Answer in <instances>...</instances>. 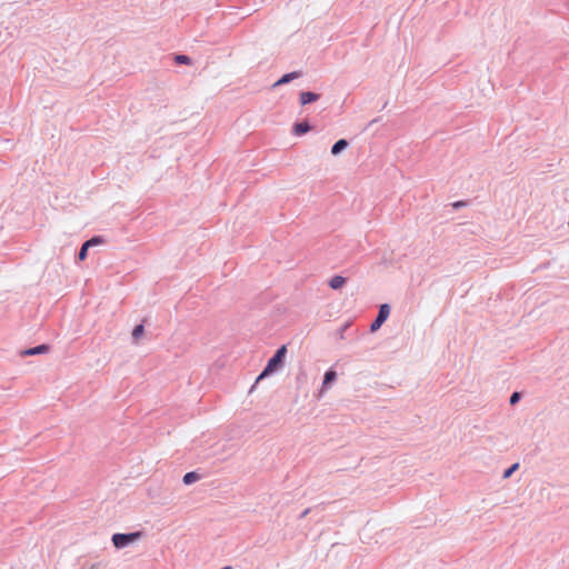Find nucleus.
<instances>
[{
    "mask_svg": "<svg viewBox=\"0 0 569 569\" xmlns=\"http://www.w3.org/2000/svg\"><path fill=\"white\" fill-rule=\"evenodd\" d=\"M345 283H346V278H343L342 276H335L329 281V286L333 290H338V289L342 288Z\"/></svg>",
    "mask_w": 569,
    "mask_h": 569,
    "instance_id": "nucleus-10",
    "label": "nucleus"
},
{
    "mask_svg": "<svg viewBox=\"0 0 569 569\" xmlns=\"http://www.w3.org/2000/svg\"><path fill=\"white\" fill-rule=\"evenodd\" d=\"M337 379V372L333 369H329L326 371L323 376L322 387H321V393L336 381Z\"/></svg>",
    "mask_w": 569,
    "mask_h": 569,
    "instance_id": "nucleus-6",
    "label": "nucleus"
},
{
    "mask_svg": "<svg viewBox=\"0 0 569 569\" xmlns=\"http://www.w3.org/2000/svg\"><path fill=\"white\" fill-rule=\"evenodd\" d=\"M174 61L179 64H191V58L186 54H176Z\"/></svg>",
    "mask_w": 569,
    "mask_h": 569,
    "instance_id": "nucleus-13",
    "label": "nucleus"
},
{
    "mask_svg": "<svg viewBox=\"0 0 569 569\" xmlns=\"http://www.w3.org/2000/svg\"><path fill=\"white\" fill-rule=\"evenodd\" d=\"M518 468H519V463H518V462H516V463L511 465L508 469H506V470L503 471L502 478H503V479H508V478H510V477H511V475H512V473H513Z\"/></svg>",
    "mask_w": 569,
    "mask_h": 569,
    "instance_id": "nucleus-14",
    "label": "nucleus"
},
{
    "mask_svg": "<svg viewBox=\"0 0 569 569\" xmlns=\"http://www.w3.org/2000/svg\"><path fill=\"white\" fill-rule=\"evenodd\" d=\"M348 144L349 143L346 139L338 140L337 142L333 143V146L331 148V153L333 156H338L348 147Z\"/></svg>",
    "mask_w": 569,
    "mask_h": 569,
    "instance_id": "nucleus-8",
    "label": "nucleus"
},
{
    "mask_svg": "<svg viewBox=\"0 0 569 569\" xmlns=\"http://www.w3.org/2000/svg\"><path fill=\"white\" fill-rule=\"evenodd\" d=\"M301 76H302L301 71H292V72L286 73L278 81H276L273 83V87H279V86H282V84H287L290 81L300 78Z\"/></svg>",
    "mask_w": 569,
    "mask_h": 569,
    "instance_id": "nucleus-4",
    "label": "nucleus"
},
{
    "mask_svg": "<svg viewBox=\"0 0 569 569\" xmlns=\"http://www.w3.org/2000/svg\"><path fill=\"white\" fill-rule=\"evenodd\" d=\"M520 398H521V393H520V392L515 391V392L510 396V399H509L510 405H512V406H513V405L518 403V401L520 400Z\"/></svg>",
    "mask_w": 569,
    "mask_h": 569,
    "instance_id": "nucleus-17",
    "label": "nucleus"
},
{
    "mask_svg": "<svg viewBox=\"0 0 569 569\" xmlns=\"http://www.w3.org/2000/svg\"><path fill=\"white\" fill-rule=\"evenodd\" d=\"M347 328H348V325H345V326L340 329L339 337H340L341 339H343V332H345V330H346Z\"/></svg>",
    "mask_w": 569,
    "mask_h": 569,
    "instance_id": "nucleus-18",
    "label": "nucleus"
},
{
    "mask_svg": "<svg viewBox=\"0 0 569 569\" xmlns=\"http://www.w3.org/2000/svg\"><path fill=\"white\" fill-rule=\"evenodd\" d=\"M299 97H300V103L302 106L315 102L320 98V96L318 93H315L311 91L301 92Z\"/></svg>",
    "mask_w": 569,
    "mask_h": 569,
    "instance_id": "nucleus-7",
    "label": "nucleus"
},
{
    "mask_svg": "<svg viewBox=\"0 0 569 569\" xmlns=\"http://www.w3.org/2000/svg\"><path fill=\"white\" fill-rule=\"evenodd\" d=\"M103 242V239L99 236L92 237L91 239L87 240L84 243L88 244V247L97 246Z\"/></svg>",
    "mask_w": 569,
    "mask_h": 569,
    "instance_id": "nucleus-15",
    "label": "nucleus"
},
{
    "mask_svg": "<svg viewBox=\"0 0 569 569\" xmlns=\"http://www.w3.org/2000/svg\"><path fill=\"white\" fill-rule=\"evenodd\" d=\"M88 244H86L84 242L82 243L81 248H80V251L78 253V259L80 261L84 260L87 258V253H88Z\"/></svg>",
    "mask_w": 569,
    "mask_h": 569,
    "instance_id": "nucleus-16",
    "label": "nucleus"
},
{
    "mask_svg": "<svg viewBox=\"0 0 569 569\" xmlns=\"http://www.w3.org/2000/svg\"><path fill=\"white\" fill-rule=\"evenodd\" d=\"M200 479V475L194 472V471H190V472H187L183 478H182V481L184 485L189 486L196 481H198Z\"/></svg>",
    "mask_w": 569,
    "mask_h": 569,
    "instance_id": "nucleus-11",
    "label": "nucleus"
},
{
    "mask_svg": "<svg viewBox=\"0 0 569 569\" xmlns=\"http://www.w3.org/2000/svg\"><path fill=\"white\" fill-rule=\"evenodd\" d=\"M310 512V509L307 508L306 510H303L300 515V519L305 518L308 513Z\"/></svg>",
    "mask_w": 569,
    "mask_h": 569,
    "instance_id": "nucleus-19",
    "label": "nucleus"
},
{
    "mask_svg": "<svg viewBox=\"0 0 569 569\" xmlns=\"http://www.w3.org/2000/svg\"><path fill=\"white\" fill-rule=\"evenodd\" d=\"M144 332V327L143 325H138L133 328L132 330V339L134 342H137V340L143 335Z\"/></svg>",
    "mask_w": 569,
    "mask_h": 569,
    "instance_id": "nucleus-12",
    "label": "nucleus"
},
{
    "mask_svg": "<svg viewBox=\"0 0 569 569\" xmlns=\"http://www.w3.org/2000/svg\"><path fill=\"white\" fill-rule=\"evenodd\" d=\"M462 206H465V203L462 201H457V202L453 203L455 208H460Z\"/></svg>",
    "mask_w": 569,
    "mask_h": 569,
    "instance_id": "nucleus-20",
    "label": "nucleus"
},
{
    "mask_svg": "<svg viewBox=\"0 0 569 569\" xmlns=\"http://www.w3.org/2000/svg\"><path fill=\"white\" fill-rule=\"evenodd\" d=\"M310 130V126L307 121L298 122L293 126V133L297 136H302Z\"/></svg>",
    "mask_w": 569,
    "mask_h": 569,
    "instance_id": "nucleus-9",
    "label": "nucleus"
},
{
    "mask_svg": "<svg viewBox=\"0 0 569 569\" xmlns=\"http://www.w3.org/2000/svg\"><path fill=\"white\" fill-rule=\"evenodd\" d=\"M286 353H287V347L281 346L274 352V355L268 360L267 366L264 367L262 372L256 379V383L259 382L260 380L264 379L266 377L270 376L271 373L276 372L277 370H279L283 366Z\"/></svg>",
    "mask_w": 569,
    "mask_h": 569,
    "instance_id": "nucleus-1",
    "label": "nucleus"
},
{
    "mask_svg": "<svg viewBox=\"0 0 569 569\" xmlns=\"http://www.w3.org/2000/svg\"><path fill=\"white\" fill-rule=\"evenodd\" d=\"M48 350H49L48 345H40V346L29 348V349L21 351V356H23V357L37 356V355L46 353V352H48Z\"/></svg>",
    "mask_w": 569,
    "mask_h": 569,
    "instance_id": "nucleus-5",
    "label": "nucleus"
},
{
    "mask_svg": "<svg viewBox=\"0 0 569 569\" xmlns=\"http://www.w3.org/2000/svg\"><path fill=\"white\" fill-rule=\"evenodd\" d=\"M390 315V306L388 303H382L379 307L378 315L373 322L370 325V331L376 332L380 327L383 325V322L388 319Z\"/></svg>",
    "mask_w": 569,
    "mask_h": 569,
    "instance_id": "nucleus-3",
    "label": "nucleus"
},
{
    "mask_svg": "<svg viewBox=\"0 0 569 569\" xmlns=\"http://www.w3.org/2000/svg\"><path fill=\"white\" fill-rule=\"evenodd\" d=\"M142 535L143 533L141 531H134L129 533H114L111 540L116 548L122 549L129 546L130 543L139 540L142 537Z\"/></svg>",
    "mask_w": 569,
    "mask_h": 569,
    "instance_id": "nucleus-2",
    "label": "nucleus"
}]
</instances>
